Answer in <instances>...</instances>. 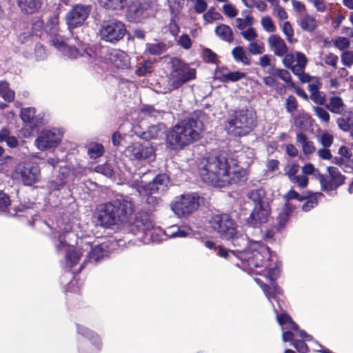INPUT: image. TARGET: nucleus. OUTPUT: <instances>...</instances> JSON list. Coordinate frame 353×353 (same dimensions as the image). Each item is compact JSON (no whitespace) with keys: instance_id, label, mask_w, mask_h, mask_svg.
<instances>
[{"instance_id":"29","label":"nucleus","mask_w":353,"mask_h":353,"mask_svg":"<svg viewBox=\"0 0 353 353\" xmlns=\"http://www.w3.org/2000/svg\"><path fill=\"white\" fill-rule=\"evenodd\" d=\"M296 139V142L301 145L303 152L305 154H310L314 152L315 147L313 143L308 141L305 134L298 133Z\"/></svg>"},{"instance_id":"55","label":"nucleus","mask_w":353,"mask_h":353,"mask_svg":"<svg viewBox=\"0 0 353 353\" xmlns=\"http://www.w3.org/2000/svg\"><path fill=\"white\" fill-rule=\"evenodd\" d=\"M282 30L284 34L286 36L288 41L290 43H292L294 41V30L289 21H285L283 23Z\"/></svg>"},{"instance_id":"22","label":"nucleus","mask_w":353,"mask_h":353,"mask_svg":"<svg viewBox=\"0 0 353 353\" xmlns=\"http://www.w3.org/2000/svg\"><path fill=\"white\" fill-rule=\"evenodd\" d=\"M110 61L117 68H128L130 65L129 56L123 51L120 50H113L110 53Z\"/></svg>"},{"instance_id":"19","label":"nucleus","mask_w":353,"mask_h":353,"mask_svg":"<svg viewBox=\"0 0 353 353\" xmlns=\"http://www.w3.org/2000/svg\"><path fill=\"white\" fill-rule=\"evenodd\" d=\"M330 179L321 177V184L325 191L333 190L342 185L345 181V177L339 170L334 167L328 168Z\"/></svg>"},{"instance_id":"57","label":"nucleus","mask_w":353,"mask_h":353,"mask_svg":"<svg viewBox=\"0 0 353 353\" xmlns=\"http://www.w3.org/2000/svg\"><path fill=\"white\" fill-rule=\"evenodd\" d=\"M177 43L183 48L188 50L192 46V41L188 34H181L178 40Z\"/></svg>"},{"instance_id":"18","label":"nucleus","mask_w":353,"mask_h":353,"mask_svg":"<svg viewBox=\"0 0 353 353\" xmlns=\"http://www.w3.org/2000/svg\"><path fill=\"white\" fill-rule=\"evenodd\" d=\"M90 9L87 6L77 5L65 15L66 23L70 29L81 26L88 18Z\"/></svg>"},{"instance_id":"7","label":"nucleus","mask_w":353,"mask_h":353,"mask_svg":"<svg viewBox=\"0 0 353 353\" xmlns=\"http://www.w3.org/2000/svg\"><path fill=\"white\" fill-rule=\"evenodd\" d=\"M255 125L254 114L248 110L235 112L226 125L229 134L234 136H244L249 133Z\"/></svg>"},{"instance_id":"63","label":"nucleus","mask_w":353,"mask_h":353,"mask_svg":"<svg viewBox=\"0 0 353 353\" xmlns=\"http://www.w3.org/2000/svg\"><path fill=\"white\" fill-rule=\"evenodd\" d=\"M320 141L324 147H329L333 143V137L329 133L323 132L320 137Z\"/></svg>"},{"instance_id":"3","label":"nucleus","mask_w":353,"mask_h":353,"mask_svg":"<svg viewBox=\"0 0 353 353\" xmlns=\"http://www.w3.org/2000/svg\"><path fill=\"white\" fill-rule=\"evenodd\" d=\"M133 212V205L128 197H120L113 202L101 204L97 209V219L101 225L109 227L125 223Z\"/></svg>"},{"instance_id":"15","label":"nucleus","mask_w":353,"mask_h":353,"mask_svg":"<svg viewBox=\"0 0 353 353\" xmlns=\"http://www.w3.org/2000/svg\"><path fill=\"white\" fill-rule=\"evenodd\" d=\"M17 175L26 185H31L40 179V169L37 164L34 163H19L15 169Z\"/></svg>"},{"instance_id":"6","label":"nucleus","mask_w":353,"mask_h":353,"mask_svg":"<svg viewBox=\"0 0 353 353\" xmlns=\"http://www.w3.org/2000/svg\"><path fill=\"white\" fill-rule=\"evenodd\" d=\"M236 251L240 253L239 259L246 261L251 270L263 268L272 257L269 249L258 241L251 242L248 250L238 249Z\"/></svg>"},{"instance_id":"62","label":"nucleus","mask_w":353,"mask_h":353,"mask_svg":"<svg viewBox=\"0 0 353 353\" xmlns=\"http://www.w3.org/2000/svg\"><path fill=\"white\" fill-rule=\"evenodd\" d=\"M334 44L336 48L342 50L350 46V41L345 37H339L335 40Z\"/></svg>"},{"instance_id":"42","label":"nucleus","mask_w":353,"mask_h":353,"mask_svg":"<svg viewBox=\"0 0 353 353\" xmlns=\"http://www.w3.org/2000/svg\"><path fill=\"white\" fill-rule=\"evenodd\" d=\"M249 52L254 55L262 54L265 51L264 43L259 40H254L248 45Z\"/></svg>"},{"instance_id":"31","label":"nucleus","mask_w":353,"mask_h":353,"mask_svg":"<svg viewBox=\"0 0 353 353\" xmlns=\"http://www.w3.org/2000/svg\"><path fill=\"white\" fill-rule=\"evenodd\" d=\"M99 4L108 9H121L128 6L131 0H98Z\"/></svg>"},{"instance_id":"12","label":"nucleus","mask_w":353,"mask_h":353,"mask_svg":"<svg viewBox=\"0 0 353 353\" xmlns=\"http://www.w3.org/2000/svg\"><path fill=\"white\" fill-rule=\"evenodd\" d=\"M283 63L286 68H290L295 75L299 76V79L303 82L309 80V76L304 73L307 59L304 54L300 52H295L294 54H286Z\"/></svg>"},{"instance_id":"14","label":"nucleus","mask_w":353,"mask_h":353,"mask_svg":"<svg viewBox=\"0 0 353 353\" xmlns=\"http://www.w3.org/2000/svg\"><path fill=\"white\" fill-rule=\"evenodd\" d=\"M126 33L125 25L119 21H108L101 26L100 36L103 40L116 42L121 39Z\"/></svg>"},{"instance_id":"16","label":"nucleus","mask_w":353,"mask_h":353,"mask_svg":"<svg viewBox=\"0 0 353 353\" xmlns=\"http://www.w3.org/2000/svg\"><path fill=\"white\" fill-rule=\"evenodd\" d=\"M154 223L152 214L141 212L138 213L132 223H130V231L135 235L145 234L154 228Z\"/></svg>"},{"instance_id":"8","label":"nucleus","mask_w":353,"mask_h":353,"mask_svg":"<svg viewBox=\"0 0 353 353\" xmlns=\"http://www.w3.org/2000/svg\"><path fill=\"white\" fill-rule=\"evenodd\" d=\"M139 174H134L132 181V186L135 188L139 193L142 195L154 194L159 191L165 190L169 182V179L165 174H159L153 179L152 182L146 183L143 180H140Z\"/></svg>"},{"instance_id":"26","label":"nucleus","mask_w":353,"mask_h":353,"mask_svg":"<svg viewBox=\"0 0 353 353\" xmlns=\"http://www.w3.org/2000/svg\"><path fill=\"white\" fill-rule=\"evenodd\" d=\"M299 24L303 30L313 32L317 27L318 23L315 17L305 14L300 17Z\"/></svg>"},{"instance_id":"17","label":"nucleus","mask_w":353,"mask_h":353,"mask_svg":"<svg viewBox=\"0 0 353 353\" xmlns=\"http://www.w3.org/2000/svg\"><path fill=\"white\" fill-rule=\"evenodd\" d=\"M51 34H52V38L51 39L52 44L60 50L65 56H67L70 59H77L79 56H81L88 59V62L92 61L93 58L88 52H84L83 54H80L76 48L66 46L63 38L57 33H51Z\"/></svg>"},{"instance_id":"43","label":"nucleus","mask_w":353,"mask_h":353,"mask_svg":"<svg viewBox=\"0 0 353 353\" xmlns=\"http://www.w3.org/2000/svg\"><path fill=\"white\" fill-rule=\"evenodd\" d=\"M306 82H309L308 88L309 91L311 92V95L314 99L316 100V97L319 95V89L320 88V82L318 79L312 78L311 79L309 77V80ZM316 101L319 103L321 102V99H316Z\"/></svg>"},{"instance_id":"4","label":"nucleus","mask_w":353,"mask_h":353,"mask_svg":"<svg viewBox=\"0 0 353 353\" xmlns=\"http://www.w3.org/2000/svg\"><path fill=\"white\" fill-rule=\"evenodd\" d=\"M210 228L221 238L231 241L234 247L241 248L247 245V241L238 230V226L228 214H216L209 220Z\"/></svg>"},{"instance_id":"44","label":"nucleus","mask_w":353,"mask_h":353,"mask_svg":"<svg viewBox=\"0 0 353 353\" xmlns=\"http://www.w3.org/2000/svg\"><path fill=\"white\" fill-rule=\"evenodd\" d=\"M103 152V146L99 143L91 144L88 151L89 157L92 159H96L102 156Z\"/></svg>"},{"instance_id":"40","label":"nucleus","mask_w":353,"mask_h":353,"mask_svg":"<svg viewBox=\"0 0 353 353\" xmlns=\"http://www.w3.org/2000/svg\"><path fill=\"white\" fill-rule=\"evenodd\" d=\"M0 95L3 99L8 102L13 101L14 99V92L8 88V83L6 81L0 83Z\"/></svg>"},{"instance_id":"25","label":"nucleus","mask_w":353,"mask_h":353,"mask_svg":"<svg viewBox=\"0 0 353 353\" xmlns=\"http://www.w3.org/2000/svg\"><path fill=\"white\" fill-rule=\"evenodd\" d=\"M216 77L223 83L235 82L245 77V73L241 71L226 72L217 71Z\"/></svg>"},{"instance_id":"64","label":"nucleus","mask_w":353,"mask_h":353,"mask_svg":"<svg viewBox=\"0 0 353 353\" xmlns=\"http://www.w3.org/2000/svg\"><path fill=\"white\" fill-rule=\"evenodd\" d=\"M293 183L297 184V185L300 188H305L307 186L308 183V178L305 176H296L294 177L292 180L290 181Z\"/></svg>"},{"instance_id":"20","label":"nucleus","mask_w":353,"mask_h":353,"mask_svg":"<svg viewBox=\"0 0 353 353\" xmlns=\"http://www.w3.org/2000/svg\"><path fill=\"white\" fill-rule=\"evenodd\" d=\"M70 235H72V234L68 233L67 232V234L64 235L63 237L59 236L57 239V241L55 242V243L57 250H63L65 251H69V252L65 256V259L68 265L70 267H72L79 261L81 255L77 253L76 252L72 251L70 250V243H65V241H63L65 238L69 239Z\"/></svg>"},{"instance_id":"56","label":"nucleus","mask_w":353,"mask_h":353,"mask_svg":"<svg viewBox=\"0 0 353 353\" xmlns=\"http://www.w3.org/2000/svg\"><path fill=\"white\" fill-rule=\"evenodd\" d=\"M264 195L263 190H252L248 193V197L253 201L254 203H258L260 201H264L263 196Z\"/></svg>"},{"instance_id":"49","label":"nucleus","mask_w":353,"mask_h":353,"mask_svg":"<svg viewBox=\"0 0 353 353\" xmlns=\"http://www.w3.org/2000/svg\"><path fill=\"white\" fill-rule=\"evenodd\" d=\"M272 14L278 18L279 20H285L288 19V13L285 10L284 8H283L279 3L273 6L272 7Z\"/></svg>"},{"instance_id":"27","label":"nucleus","mask_w":353,"mask_h":353,"mask_svg":"<svg viewBox=\"0 0 353 353\" xmlns=\"http://www.w3.org/2000/svg\"><path fill=\"white\" fill-rule=\"evenodd\" d=\"M17 2L21 10L27 14L34 12L41 6L39 0H17Z\"/></svg>"},{"instance_id":"54","label":"nucleus","mask_w":353,"mask_h":353,"mask_svg":"<svg viewBox=\"0 0 353 353\" xmlns=\"http://www.w3.org/2000/svg\"><path fill=\"white\" fill-rule=\"evenodd\" d=\"M94 171L100 173L107 177H111L113 175L114 171L112 167L108 164H103L97 165L94 168Z\"/></svg>"},{"instance_id":"48","label":"nucleus","mask_w":353,"mask_h":353,"mask_svg":"<svg viewBox=\"0 0 353 353\" xmlns=\"http://www.w3.org/2000/svg\"><path fill=\"white\" fill-rule=\"evenodd\" d=\"M59 18L57 16H53L51 17L46 26V31L49 34L57 33L59 30L58 28Z\"/></svg>"},{"instance_id":"41","label":"nucleus","mask_w":353,"mask_h":353,"mask_svg":"<svg viewBox=\"0 0 353 353\" xmlns=\"http://www.w3.org/2000/svg\"><path fill=\"white\" fill-rule=\"evenodd\" d=\"M203 19L206 23H211L222 19V16L219 12L216 11L214 8H210L203 14Z\"/></svg>"},{"instance_id":"13","label":"nucleus","mask_w":353,"mask_h":353,"mask_svg":"<svg viewBox=\"0 0 353 353\" xmlns=\"http://www.w3.org/2000/svg\"><path fill=\"white\" fill-rule=\"evenodd\" d=\"M62 138V133L57 129L43 130L35 139L34 145L38 150L45 151L57 147Z\"/></svg>"},{"instance_id":"47","label":"nucleus","mask_w":353,"mask_h":353,"mask_svg":"<svg viewBox=\"0 0 353 353\" xmlns=\"http://www.w3.org/2000/svg\"><path fill=\"white\" fill-rule=\"evenodd\" d=\"M152 62L149 60H145L137 67L136 74L139 76H143L147 73L152 71Z\"/></svg>"},{"instance_id":"50","label":"nucleus","mask_w":353,"mask_h":353,"mask_svg":"<svg viewBox=\"0 0 353 353\" xmlns=\"http://www.w3.org/2000/svg\"><path fill=\"white\" fill-rule=\"evenodd\" d=\"M150 54L154 55L161 54L165 50V45L161 43H148L146 49Z\"/></svg>"},{"instance_id":"53","label":"nucleus","mask_w":353,"mask_h":353,"mask_svg":"<svg viewBox=\"0 0 353 353\" xmlns=\"http://www.w3.org/2000/svg\"><path fill=\"white\" fill-rule=\"evenodd\" d=\"M222 9L223 13L230 18H234L238 14V10L234 5L230 3H225Z\"/></svg>"},{"instance_id":"10","label":"nucleus","mask_w":353,"mask_h":353,"mask_svg":"<svg viewBox=\"0 0 353 353\" xmlns=\"http://www.w3.org/2000/svg\"><path fill=\"white\" fill-rule=\"evenodd\" d=\"M270 214L271 208L269 203L266 201H260L259 203L254 204L251 213L246 218L245 223L251 228H261L268 221Z\"/></svg>"},{"instance_id":"34","label":"nucleus","mask_w":353,"mask_h":353,"mask_svg":"<svg viewBox=\"0 0 353 353\" xmlns=\"http://www.w3.org/2000/svg\"><path fill=\"white\" fill-rule=\"evenodd\" d=\"M108 251L107 245L105 243H101L94 247L92 250L89 253L90 259L94 261H97L105 256H107Z\"/></svg>"},{"instance_id":"51","label":"nucleus","mask_w":353,"mask_h":353,"mask_svg":"<svg viewBox=\"0 0 353 353\" xmlns=\"http://www.w3.org/2000/svg\"><path fill=\"white\" fill-rule=\"evenodd\" d=\"M261 26L263 30L268 32H274L276 30V26L272 19L268 17H263L261 20Z\"/></svg>"},{"instance_id":"1","label":"nucleus","mask_w":353,"mask_h":353,"mask_svg":"<svg viewBox=\"0 0 353 353\" xmlns=\"http://www.w3.org/2000/svg\"><path fill=\"white\" fill-rule=\"evenodd\" d=\"M202 180L211 185L225 188L246 179V170L235 160L223 156L203 159L199 164Z\"/></svg>"},{"instance_id":"33","label":"nucleus","mask_w":353,"mask_h":353,"mask_svg":"<svg viewBox=\"0 0 353 353\" xmlns=\"http://www.w3.org/2000/svg\"><path fill=\"white\" fill-rule=\"evenodd\" d=\"M232 54L236 61L241 62L245 65L250 64V59L242 47L237 46L234 48L232 50Z\"/></svg>"},{"instance_id":"21","label":"nucleus","mask_w":353,"mask_h":353,"mask_svg":"<svg viewBox=\"0 0 353 353\" xmlns=\"http://www.w3.org/2000/svg\"><path fill=\"white\" fill-rule=\"evenodd\" d=\"M268 44L270 49L276 56H285L288 52V47L284 40L277 34H272L268 39Z\"/></svg>"},{"instance_id":"36","label":"nucleus","mask_w":353,"mask_h":353,"mask_svg":"<svg viewBox=\"0 0 353 353\" xmlns=\"http://www.w3.org/2000/svg\"><path fill=\"white\" fill-rule=\"evenodd\" d=\"M254 23V19L252 16L248 14L244 18H237L235 20L236 27L241 31V32L247 28H250Z\"/></svg>"},{"instance_id":"23","label":"nucleus","mask_w":353,"mask_h":353,"mask_svg":"<svg viewBox=\"0 0 353 353\" xmlns=\"http://www.w3.org/2000/svg\"><path fill=\"white\" fill-rule=\"evenodd\" d=\"M262 270L257 272L259 274H262L268 276L270 280L273 281L276 279L280 272V263L276 261H274L272 257L268 260V263H265Z\"/></svg>"},{"instance_id":"60","label":"nucleus","mask_w":353,"mask_h":353,"mask_svg":"<svg viewBox=\"0 0 353 353\" xmlns=\"http://www.w3.org/2000/svg\"><path fill=\"white\" fill-rule=\"evenodd\" d=\"M341 61L347 67L353 65V51H346L341 55Z\"/></svg>"},{"instance_id":"39","label":"nucleus","mask_w":353,"mask_h":353,"mask_svg":"<svg viewBox=\"0 0 353 353\" xmlns=\"http://www.w3.org/2000/svg\"><path fill=\"white\" fill-rule=\"evenodd\" d=\"M77 330L79 334L89 338L96 345H99L101 344L99 336L86 327L79 325L77 327Z\"/></svg>"},{"instance_id":"5","label":"nucleus","mask_w":353,"mask_h":353,"mask_svg":"<svg viewBox=\"0 0 353 353\" xmlns=\"http://www.w3.org/2000/svg\"><path fill=\"white\" fill-rule=\"evenodd\" d=\"M277 321L282 327L283 341L290 342L292 345H293L299 353H307L308 349L306 344L302 341H294V339L296 336H298L302 338L305 341H310L312 340V336L307 334L305 331L299 330L296 324L285 314L278 316Z\"/></svg>"},{"instance_id":"38","label":"nucleus","mask_w":353,"mask_h":353,"mask_svg":"<svg viewBox=\"0 0 353 353\" xmlns=\"http://www.w3.org/2000/svg\"><path fill=\"white\" fill-rule=\"evenodd\" d=\"M237 249L235 251H232L230 250H228L222 246H218L217 247V254L220 256L221 257H223L225 259L232 260V258H238L239 259L240 253L238 252L236 250L238 249H241L243 247L241 248H237Z\"/></svg>"},{"instance_id":"2","label":"nucleus","mask_w":353,"mask_h":353,"mask_svg":"<svg viewBox=\"0 0 353 353\" xmlns=\"http://www.w3.org/2000/svg\"><path fill=\"white\" fill-rule=\"evenodd\" d=\"M203 130V124L199 120L183 121L174 125L168 134L167 145L172 150L183 149L199 140Z\"/></svg>"},{"instance_id":"35","label":"nucleus","mask_w":353,"mask_h":353,"mask_svg":"<svg viewBox=\"0 0 353 353\" xmlns=\"http://www.w3.org/2000/svg\"><path fill=\"white\" fill-rule=\"evenodd\" d=\"M216 34L223 40L231 42L233 39V34L230 26L221 24L218 26L215 30Z\"/></svg>"},{"instance_id":"58","label":"nucleus","mask_w":353,"mask_h":353,"mask_svg":"<svg viewBox=\"0 0 353 353\" xmlns=\"http://www.w3.org/2000/svg\"><path fill=\"white\" fill-rule=\"evenodd\" d=\"M193 5L195 11L197 13H203L208 8V3L206 0H190Z\"/></svg>"},{"instance_id":"61","label":"nucleus","mask_w":353,"mask_h":353,"mask_svg":"<svg viewBox=\"0 0 353 353\" xmlns=\"http://www.w3.org/2000/svg\"><path fill=\"white\" fill-rule=\"evenodd\" d=\"M299 169V165L295 163L291 164L285 168L286 174L288 175L290 181L292 180L294 177L296 176Z\"/></svg>"},{"instance_id":"37","label":"nucleus","mask_w":353,"mask_h":353,"mask_svg":"<svg viewBox=\"0 0 353 353\" xmlns=\"http://www.w3.org/2000/svg\"><path fill=\"white\" fill-rule=\"evenodd\" d=\"M343 102L339 97H333L330 99L327 108L332 112L341 113L343 110Z\"/></svg>"},{"instance_id":"9","label":"nucleus","mask_w":353,"mask_h":353,"mask_svg":"<svg viewBox=\"0 0 353 353\" xmlns=\"http://www.w3.org/2000/svg\"><path fill=\"white\" fill-rule=\"evenodd\" d=\"M196 71L183 62L176 59L173 61V70L170 74V82L172 89L179 88L183 83L194 79Z\"/></svg>"},{"instance_id":"28","label":"nucleus","mask_w":353,"mask_h":353,"mask_svg":"<svg viewBox=\"0 0 353 353\" xmlns=\"http://www.w3.org/2000/svg\"><path fill=\"white\" fill-rule=\"evenodd\" d=\"M165 130V127L163 123L152 125L149 128L147 132L143 133V136L145 139H158L164 134Z\"/></svg>"},{"instance_id":"30","label":"nucleus","mask_w":353,"mask_h":353,"mask_svg":"<svg viewBox=\"0 0 353 353\" xmlns=\"http://www.w3.org/2000/svg\"><path fill=\"white\" fill-rule=\"evenodd\" d=\"M293 208L292 205L287 203H285L282 212L279 213L276 218V226L278 229L283 228L286 225L290 213L292 211Z\"/></svg>"},{"instance_id":"45","label":"nucleus","mask_w":353,"mask_h":353,"mask_svg":"<svg viewBox=\"0 0 353 353\" xmlns=\"http://www.w3.org/2000/svg\"><path fill=\"white\" fill-rule=\"evenodd\" d=\"M261 286L269 300L272 298H274L276 294L281 293V288L276 285L274 284L272 287H268L266 285H261Z\"/></svg>"},{"instance_id":"52","label":"nucleus","mask_w":353,"mask_h":353,"mask_svg":"<svg viewBox=\"0 0 353 353\" xmlns=\"http://www.w3.org/2000/svg\"><path fill=\"white\" fill-rule=\"evenodd\" d=\"M154 159L155 153L154 148L151 146H143L141 159H144L148 161H152Z\"/></svg>"},{"instance_id":"46","label":"nucleus","mask_w":353,"mask_h":353,"mask_svg":"<svg viewBox=\"0 0 353 353\" xmlns=\"http://www.w3.org/2000/svg\"><path fill=\"white\" fill-rule=\"evenodd\" d=\"M35 110L33 108H23L21 111V117L25 123H33Z\"/></svg>"},{"instance_id":"11","label":"nucleus","mask_w":353,"mask_h":353,"mask_svg":"<svg viewBox=\"0 0 353 353\" xmlns=\"http://www.w3.org/2000/svg\"><path fill=\"white\" fill-rule=\"evenodd\" d=\"M199 206V196L194 194L181 195L172 204V210L178 216H188L196 211Z\"/></svg>"},{"instance_id":"24","label":"nucleus","mask_w":353,"mask_h":353,"mask_svg":"<svg viewBox=\"0 0 353 353\" xmlns=\"http://www.w3.org/2000/svg\"><path fill=\"white\" fill-rule=\"evenodd\" d=\"M165 234L170 238H183L191 234L192 230L188 227H179L176 225L167 228Z\"/></svg>"},{"instance_id":"32","label":"nucleus","mask_w":353,"mask_h":353,"mask_svg":"<svg viewBox=\"0 0 353 353\" xmlns=\"http://www.w3.org/2000/svg\"><path fill=\"white\" fill-rule=\"evenodd\" d=\"M143 145L139 143H134L129 145L125 151V155L131 159H141Z\"/></svg>"},{"instance_id":"59","label":"nucleus","mask_w":353,"mask_h":353,"mask_svg":"<svg viewBox=\"0 0 353 353\" xmlns=\"http://www.w3.org/2000/svg\"><path fill=\"white\" fill-rule=\"evenodd\" d=\"M241 34L245 39H246L250 42L254 40H256L258 37L256 32H255L254 28H252V26L250 28H247L246 30L242 31L241 32Z\"/></svg>"}]
</instances>
